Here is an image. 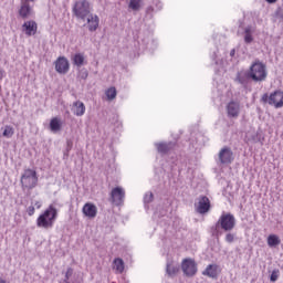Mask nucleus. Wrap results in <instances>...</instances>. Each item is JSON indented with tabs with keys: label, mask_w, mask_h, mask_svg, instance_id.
I'll return each instance as SVG.
<instances>
[{
	"label": "nucleus",
	"mask_w": 283,
	"mask_h": 283,
	"mask_svg": "<svg viewBox=\"0 0 283 283\" xmlns=\"http://www.w3.org/2000/svg\"><path fill=\"white\" fill-rule=\"evenodd\" d=\"M266 65L260 60H255L248 71L241 70L237 72L234 83H238L243 90H247L251 81H254V83H262L263 81H266Z\"/></svg>",
	"instance_id": "nucleus-1"
},
{
	"label": "nucleus",
	"mask_w": 283,
	"mask_h": 283,
	"mask_svg": "<svg viewBox=\"0 0 283 283\" xmlns=\"http://www.w3.org/2000/svg\"><path fill=\"white\" fill-rule=\"evenodd\" d=\"M219 229H222L226 233H229L235 229V217L231 212H223L217 223L211 227L212 235L218 238L220 235Z\"/></svg>",
	"instance_id": "nucleus-2"
},
{
	"label": "nucleus",
	"mask_w": 283,
	"mask_h": 283,
	"mask_svg": "<svg viewBox=\"0 0 283 283\" xmlns=\"http://www.w3.org/2000/svg\"><path fill=\"white\" fill-rule=\"evenodd\" d=\"M56 218H59V210L53 205H50L49 209L39 216L36 227L40 229H52Z\"/></svg>",
	"instance_id": "nucleus-3"
},
{
	"label": "nucleus",
	"mask_w": 283,
	"mask_h": 283,
	"mask_svg": "<svg viewBox=\"0 0 283 283\" xmlns=\"http://www.w3.org/2000/svg\"><path fill=\"white\" fill-rule=\"evenodd\" d=\"M72 12L77 21H85L92 14V4L87 0H77L73 4Z\"/></svg>",
	"instance_id": "nucleus-4"
},
{
	"label": "nucleus",
	"mask_w": 283,
	"mask_h": 283,
	"mask_svg": "<svg viewBox=\"0 0 283 283\" xmlns=\"http://www.w3.org/2000/svg\"><path fill=\"white\" fill-rule=\"evenodd\" d=\"M22 189L32 190L39 185V176L36 175L35 170L25 169L20 179Z\"/></svg>",
	"instance_id": "nucleus-5"
},
{
	"label": "nucleus",
	"mask_w": 283,
	"mask_h": 283,
	"mask_svg": "<svg viewBox=\"0 0 283 283\" xmlns=\"http://www.w3.org/2000/svg\"><path fill=\"white\" fill-rule=\"evenodd\" d=\"M262 103H268V105H272L275 109H280L283 107V91H275L269 95V93H264L261 97Z\"/></svg>",
	"instance_id": "nucleus-6"
},
{
	"label": "nucleus",
	"mask_w": 283,
	"mask_h": 283,
	"mask_svg": "<svg viewBox=\"0 0 283 283\" xmlns=\"http://www.w3.org/2000/svg\"><path fill=\"white\" fill-rule=\"evenodd\" d=\"M195 209L197 213L205 216V213H209L211 211V201L207 196H200L197 198V202L195 203Z\"/></svg>",
	"instance_id": "nucleus-7"
},
{
	"label": "nucleus",
	"mask_w": 283,
	"mask_h": 283,
	"mask_svg": "<svg viewBox=\"0 0 283 283\" xmlns=\"http://www.w3.org/2000/svg\"><path fill=\"white\" fill-rule=\"evenodd\" d=\"M109 202L115 205V207H122L125 202V189L120 187H115L111 191Z\"/></svg>",
	"instance_id": "nucleus-8"
},
{
	"label": "nucleus",
	"mask_w": 283,
	"mask_h": 283,
	"mask_svg": "<svg viewBox=\"0 0 283 283\" xmlns=\"http://www.w3.org/2000/svg\"><path fill=\"white\" fill-rule=\"evenodd\" d=\"M181 269L187 277H193L198 273V264H196L193 259H185L181 263Z\"/></svg>",
	"instance_id": "nucleus-9"
},
{
	"label": "nucleus",
	"mask_w": 283,
	"mask_h": 283,
	"mask_svg": "<svg viewBox=\"0 0 283 283\" xmlns=\"http://www.w3.org/2000/svg\"><path fill=\"white\" fill-rule=\"evenodd\" d=\"M220 165H231L233 163V150L229 146L220 149L218 154Z\"/></svg>",
	"instance_id": "nucleus-10"
},
{
	"label": "nucleus",
	"mask_w": 283,
	"mask_h": 283,
	"mask_svg": "<svg viewBox=\"0 0 283 283\" xmlns=\"http://www.w3.org/2000/svg\"><path fill=\"white\" fill-rule=\"evenodd\" d=\"M55 72L57 74H67L70 72V61L65 56H60L55 61Z\"/></svg>",
	"instance_id": "nucleus-11"
},
{
	"label": "nucleus",
	"mask_w": 283,
	"mask_h": 283,
	"mask_svg": "<svg viewBox=\"0 0 283 283\" xmlns=\"http://www.w3.org/2000/svg\"><path fill=\"white\" fill-rule=\"evenodd\" d=\"M228 118H238L240 116V103L231 101L227 105Z\"/></svg>",
	"instance_id": "nucleus-12"
},
{
	"label": "nucleus",
	"mask_w": 283,
	"mask_h": 283,
	"mask_svg": "<svg viewBox=\"0 0 283 283\" xmlns=\"http://www.w3.org/2000/svg\"><path fill=\"white\" fill-rule=\"evenodd\" d=\"M82 213L86 217L90 218L91 220L96 218L98 213V208H96V205L87 202L83 206L82 208Z\"/></svg>",
	"instance_id": "nucleus-13"
},
{
	"label": "nucleus",
	"mask_w": 283,
	"mask_h": 283,
	"mask_svg": "<svg viewBox=\"0 0 283 283\" xmlns=\"http://www.w3.org/2000/svg\"><path fill=\"white\" fill-rule=\"evenodd\" d=\"M18 14L20 18H22L23 20L25 19H30V17L32 15V7H30V2H20V9L18 11Z\"/></svg>",
	"instance_id": "nucleus-14"
},
{
	"label": "nucleus",
	"mask_w": 283,
	"mask_h": 283,
	"mask_svg": "<svg viewBox=\"0 0 283 283\" xmlns=\"http://www.w3.org/2000/svg\"><path fill=\"white\" fill-rule=\"evenodd\" d=\"M85 21H87V28L90 32H96L98 30V23H101V19L96 15L91 13Z\"/></svg>",
	"instance_id": "nucleus-15"
},
{
	"label": "nucleus",
	"mask_w": 283,
	"mask_h": 283,
	"mask_svg": "<svg viewBox=\"0 0 283 283\" xmlns=\"http://www.w3.org/2000/svg\"><path fill=\"white\" fill-rule=\"evenodd\" d=\"M155 147L157 148L158 154H169L174 147H176V143L168 142V143H156Z\"/></svg>",
	"instance_id": "nucleus-16"
},
{
	"label": "nucleus",
	"mask_w": 283,
	"mask_h": 283,
	"mask_svg": "<svg viewBox=\"0 0 283 283\" xmlns=\"http://www.w3.org/2000/svg\"><path fill=\"white\" fill-rule=\"evenodd\" d=\"M22 29L24 30L27 36H34L36 34V23L34 21H27L22 24Z\"/></svg>",
	"instance_id": "nucleus-17"
},
{
	"label": "nucleus",
	"mask_w": 283,
	"mask_h": 283,
	"mask_svg": "<svg viewBox=\"0 0 283 283\" xmlns=\"http://www.w3.org/2000/svg\"><path fill=\"white\" fill-rule=\"evenodd\" d=\"M74 116H84L85 115V104L81 101H76L73 103L71 108Z\"/></svg>",
	"instance_id": "nucleus-18"
},
{
	"label": "nucleus",
	"mask_w": 283,
	"mask_h": 283,
	"mask_svg": "<svg viewBox=\"0 0 283 283\" xmlns=\"http://www.w3.org/2000/svg\"><path fill=\"white\" fill-rule=\"evenodd\" d=\"M202 275H207V277L216 280V277H218V264H209L202 272Z\"/></svg>",
	"instance_id": "nucleus-19"
},
{
	"label": "nucleus",
	"mask_w": 283,
	"mask_h": 283,
	"mask_svg": "<svg viewBox=\"0 0 283 283\" xmlns=\"http://www.w3.org/2000/svg\"><path fill=\"white\" fill-rule=\"evenodd\" d=\"M72 61L73 65H75L77 69H81L83 65H85V55H83V53H76L73 55Z\"/></svg>",
	"instance_id": "nucleus-20"
},
{
	"label": "nucleus",
	"mask_w": 283,
	"mask_h": 283,
	"mask_svg": "<svg viewBox=\"0 0 283 283\" xmlns=\"http://www.w3.org/2000/svg\"><path fill=\"white\" fill-rule=\"evenodd\" d=\"M50 129L54 134H56V132H61V119H59V117H54L51 119Z\"/></svg>",
	"instance_id": "nucleus-21"
},
{
	"label": "nucleus",
	"mask_w": 283,
	"mask_h": 283,
	"mask_svg": "<svg viewBox=\"0 0 283 283\" xmlns=\"http://www.w3.org/2000/svg\"><path fill=\"white\" fill-rule=\"evenodd\" d=\"M280 242L282 241L280 240V237H277V234H270L268 237V247H271V248L279 247Z\"/></svg>",
	"instance_id": "nucleus-22"
},
{
	"label": "nucleus",
	"mask_w": 283,
	"mask_h": 283,
	"mask_svg": "<svg viewBox=\"0 0 283 283\" xmlns=\"http://www.w3.org/2000/svg\"><path fill=\"white\" fill-rule=\"evenodd\" d=\"M244 41L245 43H253V29L252 27H247L244 30Z\"/></svg>",
	"instance_id": "nucleus-23"
},
{
	"label": "nucleus",
	"mask_w": 283,
	"mask_h": 283,
	"mask_svg": "<svg viewBox=\"0 0 283 283\" xmlns=\"http://www.w3.org/2000/svg\"><path fill=\"white\" fill-rule=\"evenodd\" d=\"M166 273H167V275H169V277H174V275H176V273H178V266L168 262L166 265Z\"/></svg>",
	"instance_id": "nucleus-24"
},
{
	"label": "nucleus",
	"mask_w": 283,
	"mask_h": 283,
	"mask_svg": "<svg viewBox=\"0 0 283 283\" xmlns=\"http://www.w3.org/2000/svg\"><path fill=\"white\" fill-rule=\"evenodd\" d=\"M114 264H115V270L119 273H123V271H125V261H123V259L117 258L114 260Z\"/></svg>",
	"instance_id": "nucleus-25"
},
{
	"label": "nucleus",
	"mask_w": 283,
	"mask_h": 283,
	"mask_svg": "<svg viewBox=\"0 0 283 283\" xmlns=\"http://www.w3.org/2000/svg\"><path fill=\"white\" fill-rule=\"evenodd\" d=\"M2 136L4 138H12V136H14V128L12 126H4V130L2 133Z\"/></svg>",
	"instance_id": "nucleus-26"
},
{
	"label": "nucleus",
	"mask_w": 283,
	"mask_h": 283,
	"mask_svg": "<svg viewBox=\"0 0 283 283\" xmlns=\"http://www.w3.org/2000/svg\"><path fill=\"white\" fill-rule=\"evenodd\" d=\"M143 0H130L129 4H128V8H130V10H135V11H138L140 10V2Z\"/></svg>",
	"instance_id": "nucleus-27"
},
{
	"label": "nucleus",
	"mask_w": 283,
	"mask_h": 283,
	"mask_svg": "<svg viewBox=\"0 0 283 283\" xmlns=\"http://www.w3.org/2000/svg\"><path fill=\"white\" fill-rule=\"evenodd\" d=\"M116 87H109L107 91H106V96L108 98V101H114V98H116Z\"/></svg>",
	"instance_id": "nucleus-28"
},
{
	"label": "nucleus",
	"mask_w": 283,
	"mask_h": 283,
	"mask_svg": "<svg viewBox=\"0 0 283 283\" xmlns=\"http://www.w3.org/2000/svg\"><path fill=\"white\" fill-rule=\"evenodd\" d=\"M78 78H82V81H86L87 76H90V72H87V69H78Z\"/></svg>",
	"instance_id": "nucleus-29"
},
{
	"label": "nucleus",
	"mask_w": 283,
	"mask_h": 283,
	"mask_svg": "<svg viewBox=\"0 0 283 283\" xmlns=\"http://www.w3.org/2000/svg\"><path fill=\"white\" fill-rule=\"evenodd\" d=\"M277 277H280V270H273L270 275V282H277Z\"/></svg>",
	"instance_id": "nucleus-30"
},
{
	"label": "nucleus",
	"mask_w": 283,
	"mask_h": 283,
	"mask_svg": "<svg viewBox=\"0 0 283 283\" xmlns=\"http://www.w3.org/2000/svg\"><path fill=\"white\" fill-rule=\"evenodd\" d=\"M149 202H154V193L153 192H148L144 197V203L149 205Z\"/></svg>",
	"instance_id": "nucleus-31"
},
{
	"label": "nucleus",
	"mask_w": 283,
	"mask_h": 283,
	"mask_svg": "<svg viewBox=\"0 0 283 283\" xmlns=\"http://www.w3.org/2000/svg\"><path fill=\"white\" fill-rule=\"evenodd\" d=\"M226 242H228L229 244L235 242V234L231 233V232H228L226 234Z\"/></svg>",
	"instance_id": "nucleus-32"
},
{
	"label": "nucleus",
	"mask_w": 283,
	"mask_h": 283,
	"mask_svg": "<svg viewBox=\"0 0 283 283\" xmlns=\"http://www.w3.org/2000/svg\"><path fill=\"white\" fill-rule=\"evenodd\" d=\"M74 275V270L72 268H67L64 280L70 281V277Z\"/></svg>",
	"instance_id": "nucleus-33"
},
{
	"label": "nucleus",
	"mask_w": 283,
	"mask_h": 283,
	"mask_svg": "<svg viewBox=\"0 0 283 283\" xmlns=\"http://www.w3.org/2000/svg\"><path fill=\"white\" fill-rule=\"evenodd\" d=\"M34 206H30L28 209H27V212H28V216H34Z\"/></svg>",
	"instance_id": "nucleus-34"
},
{
	"label": "nucleus",
	"mask_w": 283,
	"mask_h": 283,
	"mask_svg": "<svg viewBox=\"0 0 283 283\" xmlns=\"http://www.w3.org/2000/svg\"><path fill=\"white\" fill-rule=\"evenodd\" d=\"M3 76H6V71L0 67V81H3Z\"/></svg>",
	"instance_id": "nucleus-35"
},
{
	"label": "nucleus",
	"mask_w": 283,
	"mask_h": 283,
	"mask_svg": "<svg viewBox=\"0 0 283 283\" xmlns=\"http://www.w3.org/2000/svg\"><path fill=\"white\" fill-rule=\"evenodd\" d=\"M66 145H67V149H72V142L71 140H67Z\"/></svg>",
	"instance_id": "nucleus-36"
},
{
	"label": "nucleus",
	"mask_w": 283,
	"mask_h": 283,
	"mask_svg": "<svg viewBox=\"0 0 283 283\" xmlns=\"http://www.w3.org/2000/svg\"><path fill=\"white\" fill-rule=\"evenodd\" d=\"M230 56H235V49H232L231 51H230Z\"/></svg>",
	"instance_id": "nucleus-37"
},
{
	"label": "nucleus",
	"mask_w": 283,
	"mask_h": 283,
	"mask_svg": "<svg viewBox=\"0 0 283 283\" xmlns=\"http://www.w3.org/2000/svg\"><path fill=\"white\" fill-rule=\"evenodd\" d=\"M36 209H41V203L39 201L35 202Z\"/></svg>",
	"instance_id": "nucleus-38"
},
{
	"label": "nucleus",
	"mask_w": 283,
	"mask_h": 283,
	"mask_svg": "<svg viewBox=\"0 0 283 283\" xmlns=\"http://www.w3.org/2000/svg\"><path fill=\"white\" fill-rule=\"evenodd\" d=\"M268 3H275L277 0H265Z\"/></svg>",
	"instance_id": "nucleus-39"
},
{
	"label": "nucleus",
	"mask_w": 283,
	"mask_h": 283,
	"mask_svg": "<svg viewBox=\"0 0 283 283\" xmlns=\"http://www.w3.org/2000/svg\"><path fill=\"white\" fill-rule=\"evenodd\" d=\"M24 3H30V1H34V0H21Z\"/></svg>",
	"instance_id": "nucleus-40"
},
{
	"label": "nucleus",
	"mask_w": 283,
	"mask_h": 283,
	"mask_svg": "<svg viewBox=\"0 0 283 283\" xmlns=\"http://www.w3.org/2000/svg\"><path fill=\"white\" fill-rule=\"evenodd\" d=\"M0 283H6V280H3V279H0Z\"/></svg>",
	"instance_id": "nucleus-41"
},
{
	"label": "nucleus",
	"mask_w": 283,
	"mask_h": 283,
	"mask_svg": "<svg viewBox=\"0 0 283 283\" xmlns=\"http://www.w3.org/2000/svg\"><path fill=\"white\" fill-rule=\"evenodd\" d=\"M1 92H2V88H1V85H0V96H1Z\"/></svg>",
	"instance_id": "nucleus-42"
},
{
	"label": "nucleus",
	"mask_w": 283,
	"mask_h": 283,
	"mask_svg": "<svg viewBox=\"0 0 283 283\" xmlns=\"http://www.w3.org/2000/svg\"><path fill=\"white\" fill-rule=\"evenodd\" d=\"M254 143H258V140H256V139H254Z\"/></svg>",
	"instance_id": "nucleus-43"
}]
</instances>
